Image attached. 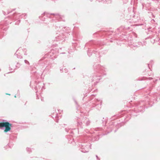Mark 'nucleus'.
Instances as JSON below:
<instances>
[{
	"instance_id": "nucleus-1",
	"label": "nucleus",
	"mask_w": 160,
	"mask_h": 160,
	"mask_svg": "<svg viewBox=\"0 0 160 160\" xmlns=\"http://www.w3.org/2000/svg\"><path fill=\"white\" fill-rule=\"evenodd\" d=\"M11 127V124L8 122L0 123V128L4 129L5 128L4 132H5L10 131Z\"/></svg>"
},
{
	"instance_id": "nucleus-2",
	"label": "nucleus",
	"mask_w": 160,
	"mask_h": 160,
	"mask_svg": "<svg viewBox=\"0 0 160 160\" xmlns=\"http://www.w3.org/2000/svg\"><path fill=\"white\" fill-rule=\"evenodd\" d=\"M11 127V124L8 122L0 123V128L4 129L5 128L4 132H5L10 131Z\"/></svg>"
},
{
	"instance_id": "nucleus-3",
	"label": "nucleus",
	"mask_w": 160,
	"mask_h": 160,
	"mask_svg": "<svg viewBox=\"0 0 160 160\" xmlns=\"http://www.w3.org/2000/svg\"><path fill=\"white\" fill-rule=\"evenodd\" d=\"M20 51V50H18L16 52L15 54L17 55V57L18 58H22V55L18 54H19V52Z\"/></svg>"
},
{
	"instance_id": "nucleus-4",
	"label": "nucleus",
	"mask_w": 160,
	"mask_h": 160,
	"mask_svg": "<svg viewBox=\"0 0 160 160\" xmlns=\"http://www.w3.org/2000/svg\"><path fill=\"white\" fill-rule=\"evenodd\" d=\"M81 151L83 152H88V150H85L84 149H83V150L82 149V150H81Z\"/></svg>"
},
{
	"instance_id": "nucleus-5",
	"label": "nucleus",
	"mask_w": 160,
	"mask_h": 160,
	"mask_svg": "<svg viewBox=\"0 0 160 160\" xmlns=\"http://www.w3.org/2000/svg\"><path fill=\"white\" fill-rule=\"evenodd\" d=\"M24 62H25L26 63H27V64H29V62L27 60H24Z\"/></svg>"
},
{
	"instance_id": "nucleus-6",
	"label": "nucleus",
	"mask_w": 160,
	"mask_h": 160,
	"mask_svg": "<svg viewBox=\"0 0 160 160\" xmlns=\"http://www.w3.org/2000/svg\"><path fill=\"white\" fill-rule=\"evenodd\" d=\"M29 149L30 150V149L29 148H27V151L29 150Z\"/></svg>"
},
{
	"instance_id": "nucleus-7",
	"label": "nucleus",
	"mask_w": 160,
	"mask_h": 160,
	"mask_svg": "<svg viewBox=\"0 0 160 160\" xmlns=\"http://www.w3.org/2000/svg\"><path fill=\"white\" fill-rule=\"evenodd\" d=\"M96 157H97V159H98V157L97 156H96Z\"/></svg>"
},
{
	"instance_id": "nucleus-8",
	"label": "nucleus",
	"mask_w": 160,
	"mask_h": 160,
	"mask_svg": "<svg viewBox=\"0 0 160 160\" xmlns=\"http://www.w3.org/2000/svg\"><path fill=\"white\" fill-rule=\"evenodd\" d=\"M14 97H15V98H16V95H15V96H14Z\"/></svg>"
}]
</instances>
